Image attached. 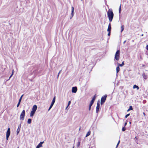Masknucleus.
I'll return each mask as SVG.
<instances>
[{
  "label": "nucleus",
  "mask_w": 148,
  "mask_h": 148,
  "mask_svg": "<svg viewBox=\"0 0 148 148\" xmlns=\"http://www.w3.org/2000/svg\"><path fill=\"white\" fill-rule=\"evenodd\" d=\"M107 15L110 22H111L114 17V13L112 9H109L107 12Z\"/></svg>",
  "instance_id": "obj_1"
},
{
  "label": "nucleus",
  "mask_w": 148,
  "mask_h": 148,
  "mask_svg": "<svg viewBox=\"0 0 148 148\" xmlns=\"http://www.w3.org/2000/svg\"><path fill=\"white\" fill-rule=\"evenodd\" d=\"M120 58V51L118 50L116 52L115 55V59L116 60H118Z\"/></svg>",
  "instance_id": "obj_2"
},
{
  "label": "nucleus",
  "mask_w": 148,
  "mask_h": 148,
  "mask_svg": "<svg viewBox=\"0 0 148 148\" xmlns=\"http://www.w3.org/2000/svg\"><path fill=\"white\" fill-rule=\"evenodd\" d=\"M25 115V111L23 110L21 113L20 117V119L21 120H23L24 119V117Z\"/></svg>",
  "instance_id": "obj_3"
},
{
  "label": "nucleus",
  "mask_w": 148,
  "mask_h": 148,
  "mask_svg": "<svg viewBox=\"0 0 148 148\" xmlns=\"http://www.w3.org/2000/svg\"><path fill=\"white\" fill-rule=\"evenodd\" d=\"M107 97V95H105L101 97V105L103 104L104 103Z\"/></svg>",
  "instance_id": "obj_4"
},
{
  "label": "nucleus",
  "mask_w": 148,
  "mask_h": 148,
  "mask_svg": "<svg viewBox=\"0 0 148 148\" xmlns=\"http://www.w3.org/2000/svg\"><path fill=\"white\" fill-rule=\"evenodd\" d=\"M10 133V130H7L6 133V138L7 140H8V138Z\"/></svg>",
  "instance_id": "obj_5"
},
{
  "label": "nucleus",
  "mask_w": 148,
  "mask_h": 148,
  "mask_svg": "<svg viewBox=\"0 0 148 148\" xmlns=\"http://www.w3.org/2000/svg\"><path fill=\"white\" fill-rule=\"evenodd\" d=\"M100 108V104L98 102L97 103V106L96 107V112L97 113L99 111Z\"/></svg>",
  "instance_id": "obj_6"
},
{
  "label": "nucleus",
  "mask_w": 148,
  "mask_h": 148,
  "mask_svg": "<svg viewBox=\"0 0 148 148\" xmlns=\"http://www.w3.org/2000/svg\"><path fill=\"white\" fill-rule=\"evenodd\" d=\"M77 88L76 87H73L72 88V92L73 93H75L77 92Z\"/></svg>",
  "instance_id": "obj_7"
},
{
  "label": "nucleus",
  "mask_w": 148,
  "mask_h": 148,
  "mask_svg": "<svg viewBox=\"0 0 148 148\" xmlns=\"http://www.w3.org/2000/svg\"><path fill=\"white\" fill-rule=\"evenodd\" d=\"M55 101H56V97H54L53 100H52V101L51 102V104L50 105V106H51L52 107L54 104V103L55 102Z\"/></svg>",
  "instance_id": "obj_8"
},
{
  "label": "nucleus",
  "mask_w": 148,
  "mask_h": 148,
  "mask_svg": "<svg viewBox=\"0 0 148 148\" xmlns=\"http://www.w3.org/2000/svg\"><path fill=\"white\" fill-rule=\"evenodd\" d=\"M37 107L36 105H34L32 107V111L35 112L37 110Z\"/></svg>",
  "instance_id": "obj_9"
},
{
  "label": "nucleus",
  "mask_w": 148,
  "mask_h": 148,
  "mask_svg": "<svg viewBox=\"0 0 148 148\" xmlns=\"http://www.w3.org/2000/svg\"><path fill=\"white\" fill-rule=\"evenodd\" d=\"M74 15V8L73 7H72V10L71 11V17L70 18V19L72 18Z\"/></svg>",
  "instance_id": "obj_10"
},
{
  "label": "nucleus",
  "mask_w": 148,
  "mask_h": 148,
  "mask_svg": "<svg viewBox=\"0 0 148 148\" xmlns=\"http://www.w3.org/2000/svg\"><path fill=\"white\" fill-rule=\"evenodd\" d=\"M111 25L110 23L108 25V28L107 29V31L108 32L111 31Z\"/></svg>",
  "instance_id": "obj_11"
},
{
  "label": "nucleus",
  "mask_w": 148,
  "mask_h": 148,
  "mask_svg": "<svg viewBox=\"0 0 148 148\" xmlns=\"http://www.w3.org/2000/svg\"><path fill=\"white\" fill-rule=\"evenodd\" d=\"M43 142H40V143L37 146L36 148H39L40 147H42V144Z\"/></svg>",
  "instance_id": "obj_12"
},
{
  "label": "nucleus",
  "mask_w": 148,
  "mask_h": 148,
  "mask_svg": "<svg viewBox=\"0 0 148 148\" xmlns=\"http://www.w3.org/2000/svg\"><path fill=\"white\" fill-rule=\"evenodd\" d=\"M124 65V62H122V63L121 64H120L119 63H118V66H122Z\"/></svg>",
  "instance_id": "obj_13"
},
{
  "label": "nucleus",
  "mask_w": 148,
  "mask_h": 148,
  "mask_svg": "<svg viewBox=\"0 0 148 148\" xmlns=\"http://www.w3.org/2000/svg\"><path fill=\"white\" fill-rule=\"evenodd\" d=\"M35 112L32 111L30 112V116H33Z\"/></svg>",
  "instance_id": "obj_14"
},
{
  "label": "nucleus",
  "mask_w": 148,
  "mask_h": 148,
  "mask_svg": "<svg viewBox=\"0 0 148 148\" xmlns=\"http://www.w3.org/2000/svg\"><path fill=\"white\" fill-rule=\"evenodd\" d=\"M143 78L145 79H146L147 78V76L144 73H143Z\"/></svg>",
  "instance_id": "obj_15"
},
{
  "label": "nucleus",
  "mask_w": 148,
  "mask_h": 148,
  "mask_svg": "<svg viewBox=\"0 0 148 148\" xmlns=\"http://www.w3.org/2000/svg\"><path fill=\"white\" fill-rule=\"evenodd\" d=\"M133 88L134 89L136 88L137 90H138L139 89V87H138V86L136 85H134Z\"/></svg>",
  "instance_id": "obj_16"
},
{
  "label": "nucleus",
  "mask_w": 148,
  "mask_h": 148,
  "mask_svg": "<svg viewBox=\"0 0 148 148\" xmlns=\"http://www.w3.org/2000/svg\"><path fill=\"white\" fill-rule=\"evenodd\" d=\"M90 130H89L87 132V134L86 135V137H87L89 135H90Z\"/></svg>",
  "instance_id": "obj_17"
},
{
  "label": "nucleus",
  "mask_w": 148,
  "mask_h": 148,
  "mask_svg": "<svg viewBox=\"0 0 148 148\" xmlns=\"http://www.w3.org/2000/svg\"><path fill=\"white\" fill-rule=\"evenodd\" d=\"M120 70V68L119 66H118L116 68V73H118V72Z\"/></svg>",
  "instance_id": "obj_18"
},
{
  "label": "nucleus",
  "mask_w": 148,
  "mask_h": 148,
  "mask_svg": "<svg viewBox=\"0 0 148 148\" xmlns=\"http://www.w3.org/2000/svg\"><path fill=\"white\" fill-rule=\"evenodd\" d=\"M32 121V120L31 119H28L27 121V123L28 124H30L31 123Z\"/></svg>",
  "instance_id": "obj_19"
},
{
  "label": "nucleus",
  "mask_w": 148,
  "mask_h": 148,
  "mask_svg": "<svg viewBox=\"0 0 148 148\" xmlns=\"http://www.w3.org/2000/svg\"><path fill=\"white\" fill-rule=\"evenodd\" d=\"M121 4L120 6H119V14L121 13Z\"/></svg>",
  "instance_id": "obj_20"
},
{
  "label": "nucleus",
  "mask_w": 148,
  "mask_h": 148,
  "mask_svg": "<svg viewBox=\"0 0 148 148\" xmlns=\"http://www.w3.org/2000/svg\"><path fill=\"white\" fill-rule=\"evenodd\" d=\"M132 109H133V108H132V106H130V107H129V109L127 110V111L128 112V111H130V110H132Z\"/></svg>",
  "instance_id": "obj_21"
},
{
  "label": "nucleus",
  "mask_w": 148,
  "mask_h": 148,
  "mask_svg": "<svg viewBox=\"0 0 148 148\" xmlns=\"http://www.w3.org/2000/svg\"><path fill=\"white\" fill-rule=\"evenodd\" d=\"M94 102V101L91 100V101H90V103L89 105H90V106H92V105L93 104Z\"/></svg>",
  "instance_id": "obj_22"
},
{
  "label": "nucleus",
  "mask_w": 148,
  "mask_h": 148,
  "mask_svg": "<svg viewBox=\"0 0 148 148\" xmlns=\"http://www.w3.org/2000/svg\"><path fill=\"white\" fill-rule=\"evenodd\" d=\"M124 25H122L121 27V32H122L123 30L124 29Z\"/></svg>",
  "instance_id": "obj_23"
},
{
  "label": "nucleus",
  "mask_w": 148,
  "mask_h": 148,
  "mask_svg": "<svg viewBox=\"0 0 148 148\" xmlns=\"http://www.w3.org/2000/svg\"><path fill=\"white\" fill-rule=\"evenodd\" d=\"M95 98H96V97H95V95L92 98V100H91L94 101L95 99Z\"/></svg>",
  "instance_id": "obj_24"
},
{
  "label": "nucleus",
  "mask_w": 148,
  "mask_h": 148,
  "mask_svg": "<svg viewBox=\"0 0 148 148\" xmlns=\"http://www.w3.org/2000/svg\"><path fill=\"white\" fill-rule=\"evenodd\" d=\"M23 96V95H22L21 96V97H20V99H19V101H20V102H21V99H22V97Z\"/></svg>",
  "instance_id": "obj_25"
},
{
  "label": "nucleus",
  "mask_w": 148,
  "mask_h": 148,
  "mask_svg": "<svg viewBox=\"0 0 148 148\" xmlns=\"http://www.w3.org/2000/svg\"><path fill=\"white\" fill-rule=\"evenodd\" d=\"M61 70L58 73V75H57V78H58V77H59V75H60V73L61 72Z\"/></svg>",
  "instance_id": "obj_26"
},
{
  "label": "nucleus",
  "mask_w": 148,
  "mask_h": 148,
  "mask_svg": "<svg viewBox=\"0 0 148 148\" xmlns=\"http://www.w3.org/2000/svg\"><path fill=\"white\" fill-rule=\"evenodd\" d=\"M20 103H21V102H20V101H18V103L17 104V107H18L19 106L20 104Z\"/></svg>",
  "instance_id": "obj_27"
},
{
  "label": "nucleus",
  "mask_w": 148,
  "mask_h": 148,
  "mask_svg": "<svg viewBox=\"0 0 148 148\" xmlns=\"http://www.w3.org/2000/svg\"><path fill=\"white\" fill-rule=\"evenodd\" d=\"M130 115V114H127L125 116V118H127V117L129 116Z\"/></svg>",
  "instance_id": "obj_28"
},
{
  "label": "nucleus",
  "mask_w": 148,
  "mask_h": 148,
  "mask_svg": "<svg viewBox=\"0 0 148 148\" xmlns=\"http://www.w3.org/2000/svg\"><path fill=\"white\" fill-rule=\"evenodd\" d=\"M80 142H78L77 143V146L78 147H79L80 145Z\"/></svg>",
  "instance_id": "obj_29"
},
{
  "label": "nucleus",
  "mask_w": 148,
  "mask_h": 148,
  "mask_svg": "<svg viewBox=\"0 0 148 148\" xmlns=\"http://www.w3.org/2000/svg\"><path fill=\"white\" fill-rule=\"evenodd\" d=\"M21 128V125H18V128L17 130H20Z\"/></svg>",
  "instance_id": "obj_30"
},
{
  "label": "nucleus",
  "mask_w": 148,
  "mask_h": 148,
  "mask_svg": "<svg viewBox=\"0 0 148 148\" xmlns=\"http://www.w3.org/2000/svg\"><path fill=\"white\" fill-rule=\"evenodd\" d=\"M120 140H119L116 146V148H117V147H118V145L120 143Z\"/></svg>",
  "instance_id": "obj_31"
},
{
  "label": "nucleus",
  "mask_w": 148,
  "mask_h": 148,
  "mask_svg": "<svg viewBox=\"0 0 148 148\" xmlns=\"http://www.w3.org/2000/svg\"><path fill=\"white\" fill-rule=\"evenodd\" d=\"M71 103V101H70L68 102V106H69L70 105V104Z\"/></svg>",
  "instance_id": "obj_32"
},
{
  "label": "nucleus",
  "mask_w": 148,
  "mask_h": 148,
  "mask_svg": "<svg viewBox=\"0 0 148 148\" xmlns=\"http://www.w3.org/2000/svg\"><path fill=\"white\" fill-rule=\"evenodd\" d=\"M108 32V36H109L110 35V32H111V31Z\"/></svg>",
  "instance_id": "obj_33"
},
{
  "label": "nucleus",
  "mask_w": 148,
  "mask_h": 148,
  "mask_svg": "<svg viewBox=\"0 0 148 148\" xmlns=\"http://www.w3.org/2000/svg\"><path fill=\"white\" fill-rule=\"evenodd\" d=\"M52 108V107L50 106L48 110V111H49L51 109V108Z\"/></svg>",
  "instance_id": "obj_34"
},
{
  "label": "nucleus",
  "mask_w": 148,
  "mask_h": 148,
  "mask_svg": "<svg viewBox=\"0 0 148 148\" xmlns=\"http://www.w3.org/2000/svg\"><path fill=\"white\" fill-rule=\"evenodd\" d=\"M52 108V107L50 106L48 110V111H49L51 109V108Z\"/></svg>",
  "instance_id": "obj_35"
},
{
  "label": "nucleus",
  "mask_w": 148,
  "mask_h": 148,
  "mask_svg": "<svg viewBox=\"0 0 148 148\" xmlns=\"http://www.w3.org/2000/svg\"><path fill=\"white\" fill-rule=\"evenodd\" d=\"M92 106H90V105L89 106V110H90L91 109V107Z\"/></svg>",
  "instance_id": "obj_36"
},
{
  "label": "nucleus",
  "mask_w": 148,
  "mask_h": 148,
  "mask_svg": "<svg viewBox=\"0 0 148 148\" xmlns=\"http://www.w3.org/2000/svg\"><path fill=\"white\" fill-rule=\"evenodd\" d=\"M19 131H20V130H17V134H18L19 133Z\"/></svg>",
  "instance_id": "obj_37"
},
{
  "label": "nucleus",
  "mask_w": 148,
  "mask_h": 148,
  "mask_svg": "<svg viewBox=\"0 0 148 148\" xmlns=\"http://www.w3.org/2000/svg\"><path fill=\"white\" fill-rule=\"evenodd\" d=\"M146 49L148 51V45L146 46Z\"/></svg>",
  "instance_id": "obj_38"
},
{
  "label": "nucleus",
  "mask_w": 148,
  "mask_h": 148,
  "mask_svg": "<svg viewBox=\"0 0 148 148\" xmlns=\"http://www.w3.org/2000/svg\"><path fill=\"white\" fill-rule=\"evenodd\" d=\"M12 75H11L10 76V77L9 78V79H8V80H9V79H10L11 77H12Z\"/></svg>",
  "instance_id": "obj_39"
},
{
  "label": "nucleus",
  "mask_w": 148,
  "mask_h": 148,
  "mask_svg": "<svg viewBox=\"0 0 148 148\" xmlns=\"http://www.w3.org/2000/svg\"><path fill=\"white\" fill-rule=\"evenodd\" d=\"M126 42V40L124 41V42H123V43L125 44Z\"/></svg>",
  "instance_id": "obj_40"
},
{
  "label": "nucleus",
  "mask_w": 148,
  "mask_h": 148,
  "mask_svg": "<svg viewBox=\"0 0 148 148\" xmlns=\"http://www.w3.org/2000/svg\"><path fill=\"white\" fill-rule=\"evenodd\" d=\"M14 70L13 69L12 70V73H14Z\"/></svg>",
  "instance_id": "obj_41"
},
{
  "label": "nucleus",
  "mask_w": 148,
  "mask_h": 148,
  "mask_svg": "<svg viewBox=\"0 0 148 148\" xmlns=\"http://www.w3.org/2000/svg\"><path fill=\"white\" fill-rule=\"evenodd\" d=\"M69 106H68V105H67V107H66V110L67 108H68V107H69Z\"/></svg>",
  "instance_id": "obj_42"
},
{
  "label": "nucleus",
  "mask_w": 148,
  "mask_h": 148,
  "mask_svg": "<svg viewBox=\"0 0 148 148\" xmlns=\"http://www.w3.org/2000/svg\"><path fill=\"white\" fill-rule=\"evenodd\" d=\"M122 130H125L124 129V127H123Z\"/></svg>",
  "instance_id": "obj_43"
},
{
  "label": "nucleus",
  "mask_w": 148,
  "mask_h": 148,
  "mask_svg": "<svg viewBox=\"0 0 148 148\" xmlns=\"http://www.w3.org/2000/svg\"><path fill=\"white\" fill-rule=\"evenodd\" d=\"M13 74H14V73H12V74H11V75H12H12H13Z\"/></svg>",
  "instance_id": "obj_44"
},
{
  "label": "nucleus",
  "mask_w": 148,
  "mask_h": 148,
  "mask_svg": "<svg viewBox=\"0 0 148 148\" xmlns=\"http://www.w3.org/2000/svg\"><path fill=\"white\" fill-rule=\"evenodd\" d=\"M143 114L144 115H145V114L144 112H143Z\"/></svg>",
  "instance_id": "obj_45"
},
{
  "label": "nucleus",
  "mask_w": 148,
  "mask_h": 148,
  "mask_svg": "<svg viewBox=\"0 0 148 148\" xmlns=\"http://www.w3.org/2000/svg\"><path fill=\"white\" fill-rule=\"evenodd\" d=\"M8 130H10V129L9 128H8Z\"/></svg>",
  "instance_id": "obj_46"
},
{
  "label": "nucleus",
  "mask_w": 148,
  "mask_h": 148,
  "mask_svg": "<svg viewBox=\"0 0 148 148\" xmlns=\"http://www.w3.org/2000/svg\"><path fill=\"white\" fill-rule=\"evenodd\" d=\"M123 131H124L125 130H122Z\"/></svg>",
  "instance_id": "obj_47"
},
{
  "label": "nucleus",
  "mask_w": 148,
  "mask_h": 148,
  "mask_svg": "<svg viewBox=\"0 0 148 148\" xmlns=\"http://www.w3.org/2000/svg\"><path fill=\"white\" fill-rule=\"evenodd\" d=\"M74 146H73V148H74Z\"/></svg>",
  "instance_id": "obj_48"
},
{
  "label": "nucleus",
  "mask_w": 148,
  "mask_h": 148,
  "mask_svg": "<svg viewBox=\"0 0 148 148\" xmlns=\"http://www.w3.org/2000/svg\"><path fill=\"white\" fill-rule=\"evenodd\" d=\"M126 123H125V125H126Z\"/></svg>",
  "instance_id": "obj_49"
},
{
  "label": "nucleus",
  "mask_w": 148,
  "mask_h": 148,
  "mask_svg": "<svg viewBox=\"0 0 148 148\" xmlns=\"http://www.w3.org/2000/svg\"><path fill=\"white\" fill-rule=\"evenodd\" d=\"M81 0L82 1V0Z\"/></svg>",
  "instance_id": "obj_50"
},
{
  "label": "nucleus",
  "mask_w": 148,
  "mask_h": 148,
  "mask_svg": "<svg viewBox=\"0 0 148 148\" xmlns=\"http://www.w3.org/2000/svg\"><path fill=\"white\" fill-rule=\"evenodd\" d=\"M18 148H19L18 147Z\"/></svg>",
  "instance_id": "obj_51"
}]
</instances>
